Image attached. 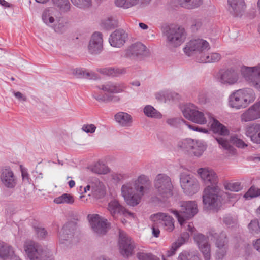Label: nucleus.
<instances>
[{
  "instance_id": "nucleus-1",
  "label": "nucleus",
  "mask_w": 260,
  "mask_h": 260,
  "mask_svg": "<svg viewBox=\"0 0 260 260\" xmlns=\"http://www.w3.org/2000/svg\"><path fill=\"white\" fill-rule=\"evenodd\" d=\"M149 184L148 178L144 175H141L133 183H126L121 186V195L128 205L135 206L140 203L146 186Z\"/></svg>"
},
{
  "instance_id": "nucleus-2",
  "label": "nucleus",
  "mask_w": 260,
  "mask_h": 260,
  "mask_svg": "<svg viewBox=\"0 0 260 260\" xmlns=\"http://www.w3.org/2000/svg\"><path fill=\"white\" fill-rule=\"evenodd\" d=\"M209 43L202 39L192 40L188 42L184 48V53L188 56L193 54L200 55L199 61L203 63H213L217 62L221 59V55L217 53L205 54V52L210 49Z\"/></svg>"
},
{
  "instance_id": "nucleus-3",
  "label": "nucleus",
  "mask_w": 260,
  "mask_h": 260,
  "mask_svg": "<svg viewBox=\"0 0 260 260\" xmlns=\"http://www.w3.org/2000/svg\"><path fill=\"white\" fill-rule=\"evenodd\" d=\"M254 91L249 88H244L234 91L229 98V105L231 108L237 110L247 107L255 100Z\"/></svg>"
},
{
  "instance_id": "nucleus-4",
  "label": "nucleus",
  "mask_w": 260,
  "mask_h": 260,
  "mask_svg": "<svg viewBox=\"0 0 260 260\" xmlns=\"http://www.w3.org/2000/svg\"><path fill=\"white\" fill-rule=\"evenodd\" d=\"M223 194V191L218 185L207 186L203 191V203L210 209L217 210L222 205Z\"/></svg>"
},
{
  "instance_id": "nucleus-5",
  "label": "nucleus",
  "mask_w": 260,
  "mask_h": 260,
  "mask_svg": "<svg viewBox=\"0 0 260 260\" xmlns=\"http://www.w3.org/2000/svg\"><path fill=\"white\" fill-rule=\"evenodd\" d=\"M180 207L179 211L173 209L170 211L176 217L180 224L185 228V220L193 217L197 213V205L194 201L182 202Z\"/></svg>"
},
{
  "instance_id": "nucleus-6",
  "label": "nucleus",
  "mask_w": 260,
  "mask_h": 260,
  "mask_svg": "<svg viewBox=\"0 0 260 260\" xmlns=\"http://www.w3.org/2000/svg\"><path fill=\"white\" fill-rule=\"evenodd\" d=\"M184 116L192 122L203 125L207 122V119L212 118V115L208 112H202L198 110L197 107L193 104L186 105L182 110Z\"/></svg>"
},
{
  "instance_id": "nucleus-7",
  "label": "nucleus",
  "mask_w": 260,
  "mask_h": 260,
  "mask_svg": "<svg viewBox=\"0 0 260 260\" xmlns=\"http://www.w3.org/2000/svg\"><path fill=\"white\" fill-rule=\"evenodd\" d=\"M178 146L189 154L197 157L201 156L207 148L204 141L189 138L179 141Z\"/></svg>"
},
{
  "instance_id": "nucleus-8",
  "label": "nucleus",
  "mask_w": 260,
  "mask_h": 260,
  "mask_svg": "<svg viewBox=\"0 0 260 260\" xmlns=\"http://www.w3.org/2000/svg\"><path fill=\"white\" fill-rule=\"evenodd\" d=\"M154 187L157 196L165 198L173 195L172 185L170 178L164 174L157 175L154 180Z\"/></svg>"
},
{
  "instance_id": "nucleus-9",
  "label": "nucleus",
  "mask_w": 260,
  "mask_h": 260,
  "mask_svg": "<svg viewBox=\"0 0 260 260\" xmlns=\"http://www.w3.org/2000/svg\"><path fill=\"white\" fill-rule=\"evenodd\" d=\"M240 73L252 86L260 91V64L254 67L243 66L241 67Z\"/></svg>"
},
{
  "instance_id": "nucleus-10",
  "label": "nucleus",
  "mask_w": 260,
  "mask_h": 260,
  "mask_svg": "<svg viewBox=\"0 0 260 260\" xmlns=\"http://www.w3.org/2000/svg\"><path fill=\"white\" fill-rule=\"evenodd\" d=\"M180 185L184 193L193 195L199 190V183L192 175L183 173L180 177Z\"/></svg>"
},
{
  "instance_id": "nucleus-11",
  "label": "nucleus",
  "mask_w": 260,
  "mask_h": 260,
  "mask_svg": "<svg viewBox=\"0 0 260 260\" xmlns=\"http://www.w3.org/2000/svg\"><path fill=\"white\" fill-rule=\"evenodd\" d=\"M166 36L167 42L170 45L177 47L184 41L186 33L184 28L175 26L169 28Z\"/></svg>"
},
{
  "instance_id": "nucleus-12",
  "label": "nucleus",
  "mask_w": 260,
  "mask_h": 260,
  "mask_svg": "<svg viewBox=\"0 0 260 260\" xmlns=\"http://www.w3.org/2000/svg\"><path fill=\"white\" fill-rule=\"evenodd\" d=\"M24 250L30 260H44V252L38 243L26 240L23 244Z\"/></svg>"
},
{
  "instance_id": "nucleus-13",
  "label": "nucleus",
  "mask_w": 260,
  "mask_h": 260,
  "mask_svg": "<svg viewBox=\"0 0 260 260\" xmlns=\"http://www.w3.org/2000/svg\"><path fill=\"white\" fill-rule=\"evenodd\" d=\"M227 11L235 18H241L247 9L245 0H227Z\"/></svg>"
},
{
  "instance_id": "nucleus-14",
  "label": "nucleus",
  "mask_w": 260,
  "mask_h": 260,
  "mask_svg": "<svg viewBox=\"0 0 260 260\" xmlns=\"http://www.w3.org/2000/svg\"><path fill=\"white\" fill-rule=\"evenodd\" d=\"M150 219L155 224L161 225L163 229L169 232L174 229V220L168 213L158 212L151 215Z\"/></svg>"
},
{
  "instance_id": "nucleus-15",
  "label": "nucleus",
  "mask_w": 260,
  "mask_h": 260,
  "mask_svg": "<svg viewBox=\"0 0 260 260\" xmlns=\"http://www.w3.org/2000/svg\"><path fill=\"white\" fill-rule=\"evenodd\" d=\"M0 180L2 184L8 188H14L17 183V177L12 169L4 166L0 169Z\"/></svg>"
},
{
  "instance_id": "nucleus-16",
  "label": "nucleus",
  "mask_w": 260,
  "mask_h": 260,
  "mask_svg": "<svg viewBox=\"0 0 260 260\" xmlns=\"http://www.w3.org/2000/svg\"><path fill=\"white\" fill-rule=\"evenodd\" d=\"M90 226L94 233L98 235L105 234L107 232L109 224L107 220L100 216L98 214L89 215Z\"/></svg>"
},
{
  "instance_id": "nucleus-17",
  "label": "nucleus",
  "mask_w": 260,
  "mask_h": 260,
  "mask_svg": "<svg viewBox=\"0 0 260 260\" xmlns=\"http://www.w3.org/2000/svg\"><path fill=\"white\" fill-rule=\"evenodd\" d=\"M149 53L146 46L141 42H136L129 45L124 51V56L127 58L136 59L146 56Z\"/></svg>"
},
{
  "instance_id": "nucleus-18",
  "label": "nucleus",
  "mask_w": 260,
  "mask_h": 260,
  "mask_svg": "<svg viewBox=\"0 0 260 260\" xmlns=\"http://www.w3.org/2000/svg\"><path fill=\"white\" fill-rule=\"evenodd\" d=\"M197 173L203 182L207 186L217 185L218 178L215 171L208 167L200 168Z\"/></svg>"
},
{
  "instance_id": "nucleus-19",
  "label": "nucleus",
  "mask_w": 260,
  "mask_h": 260,
  "mask_svg": "<svg viewBox=\"0 0 260 260\" xmlns=\"http://www.w3.org/2000/svg\"><path fill=\"white\" fill-rule=\"evenodd\" d=\"M119 246L120 252L123 256L128 257L133 254L134 242L123 231H119Z\"/></svg>"
},
{
  "instance_id": "nucleus-20",
  "label": "nucleus",
  "mask_w": 260,
  "mask_h": 260,
  "mask_svg": "<svg viewBox=\"0 0 260 260\" xmlns=\"http://www.w3.org/2000/svg\"><path fill=\"white\" fill-rule=\"evenodd\" d=\"M239 79V74L234 70H228L219 73L217 81L221 84L231 86L238 83Z\"/></svg>"
},
{
  "instance_id": "nucleus-21",
  "label": "nucleus",
  "mask_w": 260,
  "mask_h": 260,
  "mask_svg": "<svg viewBox=\"0 0 260 260\" xmlns=\"http://www.w3.org/2000/svg\"><path fill=\"white\" fill-rule=\"evenodd\" d=\"M241 121L250 122L260 119V101L256 102L246 110L240 116Z\"/></svg>"
},
{
  "instance_id": "nucleus-22",
  "label": "nucleus",
  "mask_w": 260,
  "mask_h": 260,
  "mask_svg": "<svg viewBox=\"0 0 260 260\" xmlns=\"http://www.w3.org/2000/svg\"><path fill=\"white\" fill-rule=\"evenodd\" d=\"M228 240L226 234L224 232H221L218 236L215 243L217 248L215 253L216 259H222L225 256L228 249Z\"/></svg>"
},
{
  "instance_id": "nucleus-23",
  "label": "nucleus",
  "mask_w": 260,
  "mask_h": 260,
  "mask_svg": "<svg viewBox=\"0 0 260 260\" xmlns=\"http://www.w3.org/2000/svg\"><path fill=\"white\" fill-rule=\"evenodd\" d=\"M194 239L198 245L200 250L202 253L205 260L211 258V247L208 243L207 238L202 234H197L194 236Z\"/></svg>"
},
{
  "instance_id": "nucleus-24",
  "label": "nucleus",
  "mask_w": 260,
  "mask_h": 260,
  "mask_svg": "<svg viewBox=\"0 0 260 260\" xmlns=\"http://www.w3.org/2000/svg\"><path fill=\"white\" fill-rule=\"evenodd\" d=\"M88 47L91 54H98L102 51L103 39L101 33L95 32L92 34Z\"/></svg>"
},
{
  "instance_id": "nucleus-25",
  "label": "nucleus",
  "mask_w": 260,
  "mask_h": 260,
  "mask_svg": "<svg viewBox=\"0 0 260 260\" xmlns=\"http://www.w3.org/2000/svg\"><path fill=\"white\" fill-rule=\"evenodd\" d=\"M108 210L114 217L119 214H122L125 217H134L133 214L122 206L116 200H113L109 203Z\"/></svg>"
},
{
  "instance_id": "nucleus-26",
  "label": "nucleus",
  "mask_w": 260,
  "mask_h": 260,
  "mask_svg": "<svg viewBox=\"0 0 260 260\" xmlns=\"http://www.w3.org/2000/svg\"><path fill=\"white\" fill-rule=\"evenodd\" d=\"M245 134L253 143L260 144V124L253 123L247 125L245 128Z\"/></svg>"
},
{
  "instance_id": "nucleus-27",
  "label": "nucleus",
  "mask_w": 260,
  "mask_h": 260,
  "mask_svg": "<svg viewBox=\"0 0 260 260\" xmlns=\"http://www.w3.org/2000/svg\"><path fill=\"white\" fill-rule=\"evenodd\" d=\"M127 34L122 30H116L110 36L109 41L114 47H121L125 42Z\"/></svg>"
},
{
  "instance_id": "nucleus-28",
  "label": "nucleus",
  "mask_w": 260,
  "mask_h": 260,
  "mask_svg": "<svg viewBox=\"0 0 260 260\" xmlns=\"http://www.w3.org/2000/svg\"><path fill=\"white\" fill-rule=\"evenodd\" d=\"M98 88L105 92L118 93L124 91L126 88V85L124 83H113L109 82L98 86Z\"/></svg>"
},
{
  "instance_id": "nucleus-29",
  "label": "nucleus",
  "mask_w": 260,
  "mask_h": 260,
  "mask_svg": "<svg viewBox=\"0 0 260 260\" xmlns=\"http://www.w3.org/2000/svg\"><path fill=\"white\" fill-rule=\"evenodd\" d=\"M106 193V186L104 183L98 179L91 181V195L96 198H101Z\"/></svg>"
},
{
  "instance_id": "nucleus-30",
  "label": "nucleus",
  "mask_w": 260,
  "mask_h": 260,
  "mask_svg": "<svg viewBox=\"0 0 260 260\" xmlns=\"http://www.w3.org/2000/svg\"><path fill=\"white\" fill-rule=\"evenodd\" d=\"M114 117L116 122L122 127H129L132 125L133 118L127 113L118 112L115 115Z\"/></svg>"
},
{
  "instance_id": "nucleus-31",
  "label": "nucleus",
  "mask_w": 260,
  "mask_h": 260,
  "mask_svg": "<svg viewBox=\"0 0 260 260\" xmlns=\"http://www.w3.org/2000/svg\"><path fill=\"white\" fill-rule=\"evenodd\" d=\"M211 119L212 122L211 124V129L214 133L221 136H227L229 134L230 131L225 126L213 117Z\"/></svg>"
},
{
  "instance_id": "nucleus-32",
  "label": "nucleus",
  "mask_w": 260,
  "mask_h": 260,
  "mask_svg": "<svg viewBox=\"0 0 260 260\" xmlns=\"http://www.w3.org/2000/svg\"><path fill=\"white\" fill-rule=\"evenodd\" d=\"M56 11L54 9L46 10L43 13L42 19L43 22L48 25L54 26Z\"/></svg>"
},
{
  "instance_id": "nucleus-33",
  "label": "nucleus",
  "mask_w": 260,
  "mask_h": 260,
  "mask_svg": "<svg viewBox=\"0 0 260 260\" xmlns=\"http://www.w3.org/2000/svg\"><path fill=\"white\" fill-rule=\"evenodd\" d=\"M90 170L98 174H106L109 172V168L104 164L98 162L89 168Z\"/></svg>"
},
{
  "instance_id": "nucleus-34",
  "label": "nucleus",
  "mask_w": 260,
  "mask_h": 260,
  "mask_svg": "<svg viewBox=\"0 0 260 260\" xmlns=\"http://www.w3.org/2000/svg\"><path fill=\"white\" fill-rule=\"evenodd\" d=\"M143 112L148 117L157 119H160L162 117L161 114L151 105L146 106L144 108Z\"/></svg>"
},
{
  "instance_id": "nucleus-35",
  "label": "nucleus",
  "mask_w": 260,
  "mask_h": 260,
  "mask_svg": "<svg viewBox=\"0 0 260 260\" xmlns=\"http://www.w3.org/2000/svg\"><path fill=\"white\" fill-rule=\"evenodd\" d=\"M102 73L108 76H117L125 74L126 70L124 68L108 67L103 69Z\"/></svg>"
},
{
  "instance_id": "nucleus-36",
  "label": "nucleus",
  "mask_w": 260,
  "mask_h": 260,
  "mask_svg": "<svg viewBox=\"0 0 260 260\" xmlns=\"http://www.w3.org/2000/svg\"><path fill=\"white\" fill-rule=\"evenodd\" d=\"M178 2L182 7L188 9L196 8L202 4V0H178Z\"/></svg>"
},
{
  "instance_id": "nucleus-37",
  "label": "nucleus",
  "mask_w": 260,
  "mask_h": 260,
  "mask_svg": "<svg viewBox=\"0 0 260 260\" xmlns=\"http://www.w3.org/2000/svg\"><path fill=\"white\" fill-rule=\"evenodd\" d=\"M216 140L220 145V148L226 151V153L231 154H234L236 153V149L229 144V142L226 140L222 138H217Z\"/></svg>"
},
{
  "instance_id": "nucleus-38",
  "label": "nucleus",
  "mask_w": 260,
  "mask_h": 260,
  "mask_svg": "<svg viewBox=\"0 0 260 260\" xmlns=\"http://www.w3.org/2000/svg\"><path fill=\"white\" fill-rule=\"evenodd\" d=\"M216 140L220 145V148L226 151V153L231 154H234L236 153V149L229 144V142L226 140L222 138H217Z\"/></svg>"
},
{
  "instance_id": "nucleus-39",
  "label": "nucleus",
  "mask_w": 260,
  "mask_h": 260,
  "mask_svg": "<svg viewBox=\"0 0 260 260\" xmlns=\"http://www.w3.org/2000/svg\"><path fill=\"white\" fill-rule=\"evenodd\" d=\"M140 0H115L114 3L117 7L128 9L139 4Z\"/></svg>"
},
{
  "instance_id": "nucleus-40",
  "label": "nucleus",
  "mask_w": 260,
  "mask_h": 260,
  "mask_svg": "<svg viewBox=\"0 0 260 260\" xmlns=\"http://www.w3.org/2000/svg\"><path fill=\"white\" fill-rule=\"evenodd\" d=\"M12 246L8 244L0 241V258L5 259L8 257L11 253H13Z\"/></svg>"
},
{
  "instance_id": "nucleus-41",
  "label": "nucleus",
  "mask_w": 260,
  "mask_h": 260,
  "mask_svg": "<svg viewBox=\"0 0 260 260\" xmlns=\"http://www.w3.org/2000/svg\"><path fill=\"white\" fill-rule=\"evenodd\" d=\"M54 202L56 204H72L74 202L73 196L70 194L64 193L54 199Z\"/></svg>"
},
{
  "instance_id": "nucleus-42",
  "label": "nucleus",
  "mask_w": 260,
  "mask_h": 260,
  "mask_svg": "<svg viewBox=\"0 0 260 260\" xmlns=\"http://www.w3.org/2000/svg\"><path fill=\"white\" fill-rule=\"evenodd\" d=\"M102 25L106 29H111L117 26V22L113 17H108L102 21Z\"/></svg>"
},
{
  "instance_id": "nucleus-43",
  "label": "nucleus",
  "mask_w": 260,
  "mask_h": 260,
  "mask_svg": "<svg viewBox=\"0 0 260 260\" xmlns=\"http://www.w3.org/2000/svg\"><path fill=\"white\" fill-rule=\"evenodd\" d=\"M52 2L62 11L67 12L70 8V4L68 0H52Z\"/></svg>"
},
{
  "instance_id": "nucleus-44",
  "label": "nucleus",
  "mask_w": 260,
  "mask_h": 260,
  "mask_svg": "<svg viewBox=\"0 0 260 260\" xmlns=\"http://www.w3.org/2000/svg\"><path fill=\"white\" fill-rule=\"evenodd\" d=\"M260 196V188L251 186L246 193L244 195V197L247 200L251 199Z\"/></svg>"
},
{
  "instance_id": "nucleus-45",
  "label": "nucleus",
  "mask_w": 260,
  "mask_h": 260,
  "mask_svg": "<svg viewBox=\"0 0 260 260\" xmlns=\"http://www.w3.org/2000/svg\"><path fill=\"white\" fill-rule=\"evenodd\" d=\"M224 186L225 189L234 192H238L242 189L241 183L238 182H226L224 183Z\"/></svg>"
},
{
  "instance_id": "nucleus-46",
  "label": "nucleus",
  "mask_w": 260,
  "mask_h": 260,
  "mask_svg": "<svg viewBox=\"0 0 260 260\" xmlns=\"http://www.w3.org/2000/svg\"><path fill=\"white\" fill-rule=\"evenodd\" d=\"M75 74L79 78L92 79L93 77V74L92 72H89L83 69H77Z\"/></svg>"
},
{
  "instance_id": "nucleus-47",
  "label": "nucleus",
  "mask_w": 260,
  "mask_h": 260,
  "mask_svg": "<svg viewBox=\"0 0 260 260\" xmlns=\"http://www.w3.org/2000/svg\"><path fill=\"white\" fill-rule=\"evenodd\" d=\"M248 229L252 234H260V222L257 219L252 220L248 224Z\"/></svg>"
},
{
  "instance_id": "nucleus-48",
  "label": "nucleus",
  "mask_w": 260,
  "mask_h": 260,
  "mask_svg": "<svg viewBox=\"0 0 260 260\" xmlns=\"http://www.w3.org/2000/svg\"><path fill=\"white\" fill-rule=\"evenodd\" d=\"M230 142L236 147L244 148L247 146V145L241 139H239L237 135L232 136L230 138Z\"/></svg>"
},
{
  "instance_id": "nucleus-49",
  "label": "nucleus",
  "mask_w": 260,
  "mask_h": 260,
  "mask_svg": "<svg viewBox=\"0 0 260 260\" xmlns=\"http://www.w3.org/2000/svg\"><path fill=\"white\" fill-rule=\"evenodd\" d=\"M94 98L96 99L97 101L99 102H108L109 101H112L114 100V99H116L117 101L119 100V98L115 97L112 95H100L96 93H94L93 95Z\"/></svg>"
},
{
  "instance_id": "nucleus-50",
  "label": "nucleus",
  "mask_w": 260,
  "mask_h": 260,
  "mask_svg": "<svg viewBox=\"0 0 260 260\" xmlns=\"http://www.w3.org/2000/svg\"><path fill=\"white\" fill-rule=\"evenodd\" d=\"M73 5L80 8L89 7L91 5V0H71Z\"/></svg>"
},
{
  "instance_id": "nucleus-51",
  "label": "nucleus",
  "mask_w": 260,
  "mask_h": 260,
  "mask_svg": "<svg viewBox=\"0 0 260 260\" xmlns=\"http://www.w3.org/2000/svg\"><path fill=\"white\" fill-rule=\"evenodd\" d=\"M166 122L168 125L174 127H178L181 123H186L184 120L178 118H169L167 120Z\"/></svg>"
},
{
  "instance_id": "nucleus-52",
  "label": "nucleus",
  "mask_w": 260,
  "mask_h": 260,
  "mask_svg": "<svg viewBox=\"0 0 260 260\" xmlns=\"http://www.w3.org/2000/svg\"><path fill=\"white\" fill-rule=\"evenodd\" d=\"M72 235L68 233L67 227H63L59 232V241L63 243L64 240H67L72 238Z\"/></svg>"
},
{
  "instance_id": "nucleus-53",
  "label": "nucleus",
  "mask_w": 260,
  "mask_h": 260,
  "mask_svg": "<svg viewBox=\"0 0 260 260\" xmlns=\"http://www.w3.org/2000/svg\"><path fill=\"white\" fill-rule=\"evenodd\" d=\"M137 257L139 260H159L158 257L150 253H139Z\"/></svg>"
},
{
  "instance_id": "nucleus-54",
  "label": "nucleus",
  "mask_w": 260,
  "mask_h": 260,
  "mask_svg": "<svg viewBox=\"0 0 260 260\" xmlns=\"http://www.w3.org/2000/svg\"><path fill=\"white\" fill-rule=\"evenodd\" d=\"M182 245V243H180V241H177L175 243H174L170 249L167 251V256L170 257L174 255L177 249Z\"/></svg>"
},
{
  "instance_id": "nucleus-55",
  "label": "nucleus",
  "mask_w": 260,
  "mask_h": 260,
  "mask_svg": "<svg viewBox=\"0 0 260 260\" xmlns=\"http://www.w3.org/2000/svg\"><path fill=\"white\" fill-rule=\"evenodd\" d=\"M67 28V25L63 22H59L57 24H54V29L55 31L58 33H62Z\"/></svg>"
},
{
  "instance_id": "nucleus-56",
  "label": "nucleus",
  "mask_w": 260,
  "mask_h": 260,
  "mask_svg": "<svg viewBox=\"0 0 260 260\" xmlns=\"http://www.w3.org/2000/svg\"><path fill=\"white\" fill-rule=\"evenodd\" d=\"M170 94H172V93L168 91H161L158 93L156 95V97L160 100H163L164 99L170 100L171 99H173V96L172 95L170 96Z\"/></svg>"
},
{
  "instance_id": "nucleus-57",
  "label": "nucleus",
  "mask_w": 260,
  "mask_h": 260,
  "mask_svg": "<svg viewBox=\"0 0 260 260\" xmlns=\"http://www.w3.org/2000/svg\"><path fill=\"white\" fill-rule=\"evenodd\" d=\"M177 260H200L196 255L190 256V254L186 253H181L179 255Z\"/></svg>"
},
{
  "instance_id": "nucleus-58",
  "label": "nucleus",
  "mask_w": 260,
  "mask_h": 260,
  "mask_svg": "<svg viewBox=\"0 0 260 260\" xmlns=\"http://www.w3.org/2000/svg\"><path fill=\"white\" fill-rule=\"evenodd\" d=\"M128 177V176L124 173H114L112 174V179L116 182L124 180Z\"/></svg>"
},
{
  "instance_id": "nucleus-59",
  "label": "nucleus",
  "mask_w": 260,
  "mask_h": 260,
  "mask_svg": "<svg viewBox=\"0 0 260 260\" xmlns=\"http://www.w3.org/2000/svg\"><path fill=\"white\" fill-rule=\"evenodd\" d=\"M96 127L95 125L93 124H84L83 125L82 127V129L86 132V133H93L95 132Z\"/></svg>"
},
{
  "instance_id": "nucleus-60",
  "label": "nucleus",
  "mask_w": 260,
  "mask_h": 260,
  "mask_svg": "<svg viewBox=\"0 0 260 260\" xmlns=\"http://www.w3.org/2000/svg\"><path fill=\"white\" fill-rule=\"evenodd\" d=\"M35 231L38 237L43 238L47 235V232L44 228L36 227Z\"/></svg>"
},
{
  "instance_id": "nucleus-61",
  "label": "nucleus",
  "mask_w": 260,
  "mask_h": 260,
  "mask_svg": "<svg viewBox=\"0 0 260 260\" xmlns=\"http://www.w3.org/2000/svg\"><path fill=\"white\" fill-rule=\"evenodd\" d=\"M207 94L205 91H201L199 93L198 100L199 103L204 104L206 102Z\"/></svg>"
},
{
  "instance_id": "nucleus-62",
  "label": "nucleus",
  "mask_w": 260,
  "mask_h": 260,
  "mask_svg": "<svg viewBox=\"0 0 260 260\" xmlns=\"http://www.w3.org/2000/svg\"><path fill=\"white\" fill-rule=\"evenodd\" d=\"M184 124L190 129H191V130H193V131H198V132H203L204 133H208V130H207L206 129H205V128H200L199 127H198L197 126L193 125L188 124L187 123L186 121V123H184Z\"/></svg>"
},
{
  "instance_id": "nucleus-63",
  "label": "nucleus",
  "mask_w": 260,
  "mask_h": 260,
  "mask_svg": "<svg viewBox=\"0 0 260 260\" xmlns=\"http://www.w3.org/2000/svg\"><path fill=\"white\" fill-rule=\"evenodd\" d=\"M157 224H155L154 222H153V224L151 227L152 235L155 237H158L160 234V230L157 226Z\"/></svg>"
},
{
  "instance_id": "nucleus-64",
  "label": "nucleus",
  "mask_w": 260,
  "mask_h": 260,
  "mask_svg": "<svg viewBox=\"0 0 260 260\" xmlns=\"http://www.w3.org/2000/svg\"><path fill=\"white\" fill-rule=\"evenodd\" d=\"M14 96L20 101H26V98L20 92H14Z\"/></svg>"
}]
</instances>
